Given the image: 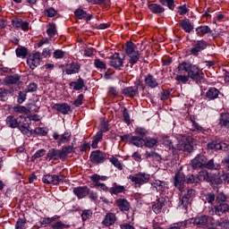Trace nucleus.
<instances>
[{
  "instance_id": "1",
  "label": "nucleus",
  "mask_w": 229,
  "mask_h": 229,
  "mask_svg": "<svg viewBox=\"0 0 229 229\" xmlns=\"http://www.w3.org/2000/svg\"><path fill=\"white\" fill-rule=\"evenodd\" d=\"M185 225H195L199 228H208V226H212L213 228H216V226H221L222 228H227L228 223L222 221H216L215 222L214 218L211 216H201L195 218H191L184 222Z\"/></svg>"
},
{
  "instance_id": "2",
  "label": "nucleus",
  "mask_w": 229,
  "mask_h": 229,
  "mask_svg": "<svg viewBox=\"0 0 229 229\" xmlns=\"http://www.w3.org/2000/svg\"><path fill=\"white\" fill-rule=\"evenodd\" d=\"M194 141V139L191 137L186 136V135H182L180 134L177 137V144L173 145V142H170V148H172L174 155H178L180 151H187L188 153H191L192 151L193 147H192V142Z\"/></svg>"
},
{
  "instance_id": "3",
  "label": "nucleus",
  "mask_w": 229,
  "mask_h": 229,
  "mask_svg": "<svg viewBox=\"0 0 229 229\" xmlns=\"http://www.w3.org/2000/svg\"><path fill=\"white\" fill-rule=\"evenodd\" d=\"M180 196L178 207L179 208L187 210V207L191 205V198L196 196V191L192 189H185L181 191Z\"/></svg>"
},
{
  "instance_id": "4",
  "label": "nucleus",
  "mask_w": 229,
  "mask_h": 229,
  "mask_svg": "<svg viewBox=\"0 0 229 229\" xmlns=\"http://www.w3.org/2000/svg\"><path fill=\"white\" fill-rule=\"evenodd\" d=\"M125 47V53L129 57V64L135 65L140 60V53L137 50V46L133 42L128 41Z\"/></svg>"
},
{
  "instance_id": "5",
  "label": "nucleus",
  "mask_w": 229,
  "mask_h": 229,
  "mask_svg": "<svg viewBox=\"0 0 229 229\" xmlns=\"http://www.w3.org/2000/svg\"><path fill=\"white\" fill-rule=\"evenodd\" d=\"M215 214L221 216L224 212L228 210V203L226 202V196L221 192L216 196V205L214 206Z\"/></svg>"
},
{
  "instance_id": "6",
  "label": "nucleus",
  "mask_w": 229,
  "mask_h": 229,
  "mask_svg": "<svg viewBox=\"0 0 229 229\" xmlns=\"http://www.w3.org/2000/svg\"><path fill=\"white\" fill-rule=\"evenodd\" d=\"M149 177L150 176L148 174L139 173L133 175H129L128 179L134 183L135 187H140V185H144V183H148L149 182Z\"/></svg>"
},
{
  "instance_id": "7",
  "label": "nucleus",
  "mask_w": 229,
  "mask_h": 229,
  "mask_svg": "<svg viewBox=\"0 0 229 229\" xmlns=\"http://www.w3.org/2000/svg\"><path fill=\"white\" fill-rule=\"evenodd\" d=\"M64 178H65L62 174H46L42 177L43 183H47V185H58L60 182H64Z\"/></svg>"
},
{
  "instance_id": "8",
  "label": "nucleus",
  "mask_w": 229,
  "mask_h": 229,
  "mask_svg": "<svg viewBox=\"0 0 229 229\" xmlns=\"http://www.w3.org/2000/svg\"><path fill=\"white\" fill-rule=\"evenodd\" d=\"M188 76L197 83H199V81L203 80V72L196 65L190 66V69L188 70Z\"/></svg>"
},
{
  "instance_id": "9",
  "label": "nucleus",
  "mask_w": 229,
  "mask_h": 229,
  "mask_svg": "<svg viewBox=\"0 0 229 229\" xmlns=\"http://www.w3.org/2000/svg\"><path fill=\"white\" fill-rule=\"evenodd\" d=\"M207 41L198 40L193 44L192 47L190 50V53L193 56H198V55H199L201 51H205V49H207Z\"/></svg>"
},
{
  "instance_id": "10",
  "label": "nucleus",
  "mask_w": 229,
  "mask_h": 229,
  "mask_svg": "<svg viewBox=\"0 0 229 229\" xmlns=\"http://www.w3.org/2000/svg\"><path fill=\"white\" fill-rule=\"evenodd\" d=\"M109 64L111 67H114L115 69H119V67H123V64H124V55H120L117 53H114L111 57Z\"/></svg>"
},
{
  "instance_id": "11",
  "label": "nucleus",
  "mask_w": 229,
  "mask_h": 229,
  "mask_svg": "<svg viewBox=\"0 0 229 229\" xmlns=\"http://www.w3.org/2000/svg\"><path fill=\"white\" fill-rule=\"evenodd\" d=\"M207 157L203 155H198L191 160V166L193 169H203L205 168Z\"/></svg>"
},
{
  "instance_id": "12",
  "label": "nucleus",
  "mask_w": 229,
  "mask_h": 229,
  "mask_svg": "<svg viewBox=\"0 0 229 229\" xmlns=\"http://www.w3.org/2000/svg\"><path fill=\"white\" fill-rule=\"evenodd\" d=\"M27 64L30 69H32V71L36 67H38V65H40V54L38 52H36L30 55L27 59Z\"/></svg>"
},
{
  "instance_id": "13",
  "label": "nucleus",
  "mask_w": 229,
  "mask_h": 229,
  "mask_svg": "<svg viewBox=\"0 0 229 229\" xmlns=\"http://www.w3.org/2000/svg\"><path fill=\"white\" fill-rule=\"evenodd\" d=\"M72 133L69 131H65L64 134L60 135L58 132L53 133L54 140H57L58 146H62V144H65V142H69L71 140Z\"/></svg>"
},
{
  "instance_id": "14",
  "label": "nucleus",
  "mask_w": 229,
  "mask_h": 229,
  "mask_svg": "<svg viewBox=\"0 0 229 229\" xmlns=\"http://www.w3.org/2000/svg\"><path fill=\"white\" fill-rule=\"evenodd\" d=\"M106 158V154L99 150L93 151L90 155V160L93 161L95 164H101L105 162Z\"/></svg>"
},
{
  "instance_id": "15",
  "label": "nucleus",
  "mask_w": 229,
  "mask_h": 229,
  "mask_svg": "<svg viewBox=\"0 0 229 229\" xmlns=\"http://www.w3.org/2000/svg\"><path fill=\"white\" fill-rule=\"evenodd\" d=\"M52 108H54V110H57V112L63 114V115H67V114L71 112V106L67 103L54 104Z\"/></svg>"
},
{
  "instance_id": "16",
  "label": "nucleus",
  "mask_w": 229,
  "mask_h": 229,
  "mask_svg": "<svg viewBox=\"0 0 229 229\" xmlns=\"http://www.w3.org/2000/svg\"><path fill=\"white\" fill-rule=\"evenodd\" d=\"M59 158H64L60 149L51 148L47 153V160L51 162V160H59Z\"/></svg>"
},
{
  "instance_id": "17",
  "label": "nucleus",
  "mask_w": 229,
  "mask_h": 229,
  "mask_svg": "<svg viewBox=\"0 0 229 229\" xmlns=\"http://www.w3.org/2000/svg\"><path fill=\"white\" fill-rule=\"evenodd\" d=\"M185 180H186L185 174H183L182 173L176 174L174 176V185H175L176 189H178L179 191H182V189H183Z\"/></svg>"
},
{
  "instance_id": "18",
  "label": "nucleus",
  "mask_w": 229,
  "mask_h": 229,
  "mask_svg": "<svg viewBox=\"0 0 229 229\" xmlns=\"http://www.w3.org/2000/svg\"><path fill=\"white\" fill-rule=\"evenodd\" d=\"M89 192V190L87 186L82 187H77L73 189V193L79 199H82V198H85V196H88Z\"/></svg>"
},
{
  "instance_id": "19",
  "label": "nucleus",
  "mask_w": 229,
  "mask_h": 229,
  "mask_svg": "<svg viewBox=\"0 0 229 229\" xmlns=\"http://www.w3.org/2000/svg\"><path fill=\"white\" fill-rule=\"evenodd\" d=\"M144 82L149 89H157L158 87V81L151 74H147L144 78Z\"/></svg>"
},
{
  "instance_id": "20",
  "label": "nucleus",
  "mask_w": 229,
  "mask_h": 229,
  "mask_svg": "<svg viewBox=\"0 0 229 229\" xmlns=\"http://www.w3.org/2000/svg\"><path fill=\"white\" fill-rule=\"evenodd\" d=\"M151 185L157 192H164L165 189H167L168 184L165 182H162L160 180H155L154 182H151Z\"/></svg>"
},
{
  "instance_id": "21",
  "label": "nucleus",
  "mask_w": 229,
  "mask_h": 229,
  "mask_svg": "<svg viewBox=\"0 0 229 229\" xmlns=\"http://www.w3.org/2000/svg\"><path fill=\"white\" fill-rule=\"evenodd\" d=\"M74 15L77 19L80 20H85V21H90L92 19V14L87 13L83 9H77L74 12Z\"/></svg>"
},
{
  "instance_id": "22",
  "label": "nucleus",
  "mask_w": 229,
  "mask_h": 229,
  "mask_svg": "<svg viewBox=\"0 0 229 229\" xmlns=\"http://www.w3.org/2000/svg\"><path fill=\"white\" fill-rule=\"evenodd\" d=\"M179 24L186 33H191L194 30V25L191 23V20L189 19L182 20Z\"/></svg>"
},
{
  "instance_id": "23",
  "label": "nucleus",
  "mask_w": 229,
  "mask_h": 229,
  "mask_svg": "<svg viewBox=\"0 0 229 229\" xmlns=\"http://www.w3.org/2000/svg\"><path fill=\"white\" fill-rule=\"evenodd\" d=\"M116 205L122 212H128L130 210V202L124 199H118Z\"/></svg>"
},
{
  "instance_id": "24",
  "label": "nucleus",
  "mask_w": 229,
  "mask_h": 229,
  "mask_svg": "<svg viewBox=\"0 0 229 229\" xmlns=\"http://www.w3.org/2000/svg\"><path fill=\"white\" fill-rule=\"evenodd\" d=\"M116 217L114 213H107L102 222L105 226H112L115 223Z\"/></svg>"
},
{
  "instance_id": "25",
  "label": "nucleus",
  "mask_w": 229,
  "mask_h": 229,
  "mask_svg": "<svg viewBox=\"0 0 229 229\" xmlns=\"http://www.w3.org/2000/svg\"><path fill=\"white\" fill-rule=\"evenodd\" d=\"M5 123L9 128H19L21 123L17 121V118H14L13 115L6 117Z\"/></svg>"
},
{
  "instance_id": "26",
  "label": "nucleus",
  "mask_w": 229,
  "mask_h": 229,
  "mask_svg": "<svg viewBox=\"0 0 229 229\" xmlns=\"http://www.w3.org/2000/svg\"><path fill=\"white\" fill-rule=\"evenodd\" d=\"M219 124L222 128H229V113H222Z\"/></svg>"
},
{
  "instance_id": "27",
  "label": "nucleus",
  "mask_w": 229,
  "mask_h": 229,
  "mask_svg": "<svg viewBox=\"0 0 229 229\" xmlns=\"http://www.w3.org/2000/svg\"><path fill=\"white\" fill-rule=\"evenodd\" d=\"M80 72V64L78 63H72L65 70L66 74H76Z\"/></svg>"
},
{
  "instance_id": "28",
  "label": "nucleus",
  "mask_w": 229,
  "mask_h": 229,
  "mask_svg": "<svg viewBox=\"0 0 229 229\" xmlns=\"http://www.w3.org/2000/svg\"><path fill=\"white\" fill-rule=\"evenodd\" d=\"M139 93V88L127 87L123 89L124 96H129V98H135Z\"/></svg>"
},
{
  "instance_id": "29",
  "label": "nucleus",
  "mask_w": 229,
  "mask_h": 229,
  "mask_svg": "<svg viewBox=\"0 0 229 229\" xmlns=\"http://www.w3.org/2000/svg\"><path fill=\"white\" fill-rule=\"evenodd\" d=\"M130 142L131 144H133V146H137V148H142V146H144V139L139 136L131 137Z\"/></svg>"
},
{
  "instance_id": "30",
  "label": "nucleus",
  "mask_w": 229,
  "mask_h": 229,
  "mask_svg": "<svg viewBox=\"0 0 229 229\" xmlns=\"http://www.w3.org/2000/svg\"><path fill=\"white\" fill-rule=\"evenodd\" d=\"M219 96V90L216 88L209 89L206 93L208 99H217Z\"/></svg>"
},
{
  "instance_id": "31",
  "label": "nucleus",
  "mask_w": 229,
  "mask_h": 229,
  "mask_svg": "<svg viewBox=\"0 0 229 229\" xmlns=\"http://www.w3.org/2000/svg\"><path fill=\"white\" fill-rule=\"evenodd\" d=\"M21 80V76L19 74L10 75L5 77V83L8 85H16Z\"/></svg>"
},
{
  "instance_id": "32",
  "label": "nucleus",
  "mask_w": 229,
  "mask_h": 229,
  "mask_svg": "<svg viewBox=\"0 0 229 229\" xmlns=\"http://www.w3.org/2000/svg\"><path fill=\"white\" fill-rule=\"evenodd\" d=\"M204 167L206 169H210L211 171H218V169H221V165L214 163V159H210L209 161L207 160Z\"/></svg>"
},
{
  "instance_id": "33",
  "label": "nucleus",
  "mask_w": 229,
  "mask_h": 229,
  "mask_svg": "<svg viewBox=\"0 0 229 229\" xmlns=\"http://www.w3.org/2000/svg\"><path fill=\"white\" fill-rule=\"evenodd\" d=\"M148 10H150L152 13H164L165 12L164 7H161L158 4H148Z\"/></svg>"
},
{
  "instance_id": "34",
  "label": "nucleus",
  "mask_w": 229,
  "mask_h": 229,
  "mask_svg": "<svg viewBox=\"0 0 229 229\" xmlns=\"http://www.w3.org/2000/svg\"><path fill=\"white\" fill-rule=\"evenodd\" d=\"M197 178L199 182H211L210 174H208V171L199 172Z\"/></svg>"
},
{
  "instance_id": "35",
  "label": "nucleus",
  "mask_w": 229,
  "mask_h": 229,
  "mask_svg": "<svg viewBox=\"0 0 229 229\" xmlns=\"http://www.w3.org/2000/svg\"><path fill=\"white\" fill-rule=\"evenodd\" d=\"M196 33L198 37H203V35H207V33H210V29L208 26H200L196 29Z\"/></svg>"
},
{
  "instance_id": "36",
  "label": "nucleus",
  "mask_w": 229,
  "mask_h": 229,
  "mask_svg": "<svg viewBox=\"0 0 229 229\" xmlns=\"http://www.w3.org/2000/svg\"><path fill=\"white\" fill-rule=\"evenodd\" d=\"M158 143V140L155 138H147L144 140V143L146 148H155L157 144Z\"/></svg>"
},
{
  "instance_id": "37",
  "label": "nucleus",
  "mask_w": 229,
  "mask_h": 229,
  "mask_svg": "<svg viewBox=\"0 0 229 229\" xmlns=\"http://www.w3.org/2000/svg\"><path fill=\"white\" fill-rule=\"evenodd\" d=\"M13 110L15 112V114H24L25 115L30 114V109L24 106H16L13 108Z\"/></svg>"
},
{
  "instance_id": "38",
  "label": "nucleus",
  "mask_w": 229,
  "mask_h": 229,
  "mask_svg": "<svg viewBox=\"0 0 229 229\" xmlns=\"http://www.w3.org/2000/svg\"><path fill=\"white\" fill-rule=\"evenodd\" d=\"M18 128L23 135H31V131H30V123H20Z\"/></svg>"
},
{
  "instance_id": "39",
  "label": "nucleus",
  "mask_w": 229,
  "mask_h": 229,
  "mask_svg": "<svg viewBox=\"0 0 229 229\" xmlns=\"http://www.w3.org/2000/svg\"><path fill=\"white\" fill-rule=\"evenodd\" d=\"M56 219H58V216L45 217L40 221V225L41 226H47V225H51V223L56 221Z\"/></svg>"
},
{
  "instance_id": "40",
  "label": "nucleus",
  "mask_w": 229,
  "mask_h": 229,
  "mask_svg": "<svg viewBox=\"0 0 229 229\" xmlns=\"http://www.w3.org/2000/svg\"><path fill=\"white\" fill-rule=\"evenodd\" d=\"M124 191V186L116 185L109 189L110 194H121Z\"/></svg>"
},
{
  "instance_id": "41",
  "label": "nucleus",
  "mask_w": 229,
  "mask_h": 229,
  "mask_svg": "<svg viewBox=\"0 0 229 229\" xmlns=\"http://www.w3.org/2000/svg\"><path fill=\"white\" fill-rule=\"evenodd\" d=\"M90 180L92 182H106V180H108V177H106L105 175H99L98 174H95L90 176Z\"/></svg>"
},
{
  "instance_id": "42",
  "label": "nucleus",
  "mask_w": 229,
  "mask_h": 229,
  "mask_svg": "<svg viewBox=\"0 0 229 229\" xmlns=\"http://www.w3.org/2000/svg\"><path fill=\"white\" fill-rule=\"evenodd\" d=\"M83 84L84 82L82 79H79L77 81L72 82L71 87H72L74 90H81V89H83Z\"/></svg>"
},
{
  "instance_id": "43",
  "label": "nucleus",
  "mask_w": 229,
  "mask_h": 229,
  "mask_svg": "<svg viewBox=\"0 0 229 229\" xmlns=\"http://www.w3.org/2000/svg\"><path fill=\"white\" fill-rule=\"evenodd\" d=\"M163 6H167L169 10H174V0H159Z\"/></svg>"
},
{
  "instance_id": "44",
  "label": "nucleus",
  "mask_w": 229,
  "mask_h": 229,
  "mask_svg": "<svg viewBox=\"0 0 229 229\" xmlns=\"http://www.w3.org/2000/svg\"><path fill=\"white\" fill-rule=\"evenodd\" d=\"M8 96H10V90L6 89H0V101H6L8 99Z\"/></svg>"
},
{
  "instance_id": "45",
  "label": "nucleus",
  "mask_w": 229,
  "mask_h": 229,
  "mask_svg": "<svg viewBox=\"0 0 229 229\" xmlns=\"http://www.w3.org/2000/svg\"><path fill=\"white\" fill-rule=\"evenodd\" d=\"M191 125L193 126V131H199L200 133H205L207 130L203 129V127L199 126L198 123L194 120H191Z\"/></svg>"
},
{
  "instance_id": "46",
  "label": "nucleus",
  "mask_w": 229,
  "mask_h": 229,
  "mask_svg": "<svg viewBox=\"0 0 229 229\" xmlns=\"http://www.w3.org/2000/svg\"><path fill=\"white\" fill-rule=\"evenodd\" d=\"M44 155H46V149L41 148V149L36 151V153L32 156L31 161L35 162V160H37V158H42V157H44Z\"/></svg>"
},
{
  "instance_id": "47",
  "label": "nucleus",
  "mask_w": 229,
  "mask_h": 229,
  "mask_svg": "<svg viewBox=\"0 0 229 229\" xmlns=\"http://www.w3.org/2000/svg\"><path fill=\"white\" fill-rule=\"evenodd\" d=\"M72 149H73L72 146L63 147V148L60 150L63 158H65V157H67L69 153H72Z\"/></svg>"
},
{
  "instance_id": "48",
  "label": "nucleus",
  "mask_w": 229,
  "mask_h": 229,
  "mask_svg": "<svg viewBox=\"0 0 229 229\" xmlns=\"http://www.w3.org/2000/svg\"><path fill=\"white\" fill-rule=\"evenodd\" d=\"M53 56L55 58V60H62V58L65 56V52L60 49H56L54 51Z\"/></svg>"
},
{
  "instance_id": "49",
  "label": "nucleus",
  "mask_w": 229,
  "mask_h": 229,
  "mask_svg": "<svg viewBox=\"0 0 229 229\" xmlns=\"http://www.w3.org/2000/svg\"><path fill=\"white\" fill-rule=\"evenodd\" d=\"M15 229H26V219L19 218L16 222Z\"/></svg>"
},
{
  "instance_id": "50",
  "label": "nucleus",
  "mask_w": 229,
  "mask_h": 229,
  "mask_svg": "<svg viewBox=\"0 0 229 229\" xmlns=\"http://www.w3.org/2000/svg\"><path fill=\"white\" fill-rule=\"evenodd\" d=\"M57 13L58 12H56V10H55V8L53 7H49L45 10L46 17H55V15H56Z\"/></svg>"
},
{
  "instance_id": "51",
  "label": "nucleus",
  "mask_w": 229,
  "mask_h": 229,
  "mask_svg": "<svg viewBox=\"0 0 229 229\" xmlns=\"http://www.w3.org/2000/svg\"><path fill=\"white\" fill-rule=\"evenodd\" d=\"M189 69H191V64H189V63H182L178 66V71H181V72H189Z\"/></svg>"
},
{
  "instance_id": "52",
  "label": "nucleus",
  "mask_w": 229,
  "mask_h": 229,
  "mask_svg": "<svg viewBox=\"0 0 229 229\" xmlns=\"http://www.w3.org/2000/svg\"><path fill=\"white\" fill-rule=\"evenodd\" d=\"M94 65L97 69H106V64L99 59H95Z\"/></svg>"
},
{
  "instance_id": "53",
  "label": "nucleus",
  "mask_w": 229,
  "mask_h": 229,
  "mask_svg": "<svg viewBox=\"0 0 229 229\" xmlns=\"http://www.w3.org/2000/svg\"><path fill=\"white\" fill-rule=\"evenodd\" d=\"M16 55L19 57L24 58L28 55V50L25 47L22 48H17L16 49Z\"/></svg>"
},
{
  "instance_id": "54",
  "label": "nucleus",
  "mask_w": 229,
  "mask_h": 229,
  "mask_svg": "<svg viewBox=\"0 0 229 229\" xmlns=\"http://www.w3.org/2000/svg\"><path fill=\"white\" fill-rule=\"evenodd\" d=\"M136 135H140V137H144L145 135H148V131L144 128L138 127L135 129Z\"/></svg>"
},
{
  "instance_id": "55",
  "label": "nucleus",
  "mask_w": 229,
  "mask_h": 229,
  "mask_svg": "<svg viewBox=\"0 0 229 229\" xmlns=\"http://www.w3.org/2000/svg\"><path fill=\"white\" fill-rule=\"evenodd\" d=\"M47 33L48 37H50V38H52V37H55L56 33V28L55 27V25H50L47 30Z\"/></svg>"
},
{
  "instance_id": "56",
  "label": "nucleus",
  "mask_w": 229,
  "mask_h": 229,
  "mask_svg": "<svg viewBox=\"0 0 229 229\" xmlns=\"http://www.w3.org/2000/svg\"><path fill=\"white\" fill-rule=\"evenodd\" d=\"M82 221H87V219H90L92 217L91 210H84L81 214Z\"/></svg>"
},
{
  "instance_id": "57",
  "label": "nucleus",
  "mask_w": 229,
  "mask_h": 229,
  "mask_svg": "<svg viewBox=\"0 0 229 229\" xmlns=\"http://www.w3.org/2000/svg\"><path fill=\"white\" fill-rule=\"evenodd\" d=\"M110 162L113 164L114 166L117 167L120 171L123 169V165H121V162L119 159L113 157L111 158Z\"/></svg>"
},
{
  "instance_id": "58",
  "label": "nucleus",
  "mask_w": 229,
  "mask_h": 229,
  "mask_svg": "<svg viewBox=\"0 0 229 229\" xmlns=\"http://www.w3.org/2000/svg\"><path fill=\"white\" fill-rule=\"evenodd\" d=\"M205 199L206 201H208V203H214V201L216 200V195H214V193H207L205 195Z\"/></svg>"
},
{
  "instance_id": "59",
  "label": "nucleus",
  "mask_w": 229,
  "mask_h": 229,
  "mask_svg": "<svg viewBox=\"0 0 229 229\" xmlns=\"http://www.w3.org/2000/svg\"><path fill=\"white\" fill-rule=\"evenodd\" d=\"M17 101H18L19 105H22V103L26 101V93L22 92V91H20L19 95H18V100Z\"/></svg>"
},
{
  "instance_id": "60",
  "label": "nucleus",
  "mask_w": 229,
  "mask_h": 229,
  "mask_svg": "<svg viewBox=\"0 0 229 229\" xmlns=\"http://www.w3.org/2000/svg\"><path fill=\"white\" fill-rule=\"evenodd\" d=\"M175 80L179 81V83H187L189 81V76L187 75H177Z\"/></svg>"
},
{
  "instance_id": "61",
  "label": "nucleus",
  "mask_w": 229,
  "mask_h": 229,
  "mask_svg": "<svg viewBox=\"0 0 229 229\" xmlns=\"http://www.w3.org/2000/svg\"><path fill=\"white\" fill-rule=\"evenodd\" d=\"M34 131L38 135H43V136L47 135V130H46V128L37 127Z\"/></svg>"
},
{
  "instance_id": "62",
  "label": "nucleus",
  "mask_w": 229,
  "mask_h": 229,
  "mask_svg": "<svg viewBox=\"0 0 229 229\" xmlns=\"http://www.w3.org/2000/svg\"><path fill=\"white\" fill-rule=\"evenodd\" d=\"M198 182H199V179H198V177L194 176V175H189L186 178V182L187 183H198Z\"/></svg>"
},
{
  "instance_id": "63",
  "label": "nucleus",
  "mask_w": 229,
  "mask_h": 229,
  "mask_svg": "<svg viewBox=\"0 0 229 229\" xmlns=\"http://www.w3.org/2000/svg\"><path fill=\"white\" fill-rule=\"evenodd\" d=\"M84 98H85V97L83 96V94L79 95L78 98L73 102V105L76 106H80L81 105L83 104Z\"/></svg>"
},
{
  "instance_id": "64",
  "label": "nucleus",
  "mask_w": 229,
  "mask_h": 229,
  "mask_svg": "<svg viewBox=\"0 0 229 229\" xmlns=\"http://www.w3.org/2000/svg\"><path fill=\"white\" fill-rule=\"evenodd\" d=\"M222 163H223V167H224V169H225L227 173H229V157H226V158H225V159L222 161Z\"/></svg>"
}]
</instances>
